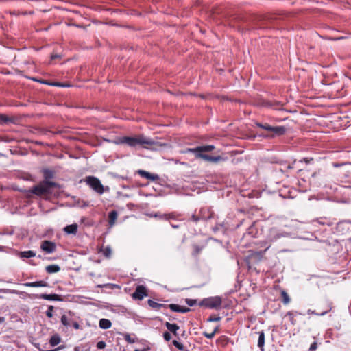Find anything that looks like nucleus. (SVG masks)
Masks as SVG:
<instances>
[{"label":"nucleus","instance_id":"obj_1","mask_svg":"<svg viewBox=\"0 0 351 351\" xmlns=\"http://www.w3.org/2000/svg\"><path fill=\"white\" fill-rule=\"evenodd\" d=\"M256 125L258 128L270 132L271 134H264L263 135L265 138H272L276 136H280L284 135L287 132V128L282 125L278 126H271L268 123H256Z\"/></svg>","mask_w":351,"mask_h":351},{"label":"nucleus","instance_id":"obj_2","mask_svg":"<svg viewBox=\"0 0 351 351\" xmlns=\"http://www.w3.org/2000/svg\"><path fill=\"white\" fill-rule=\"evenodd\" d=\"M121 143H124L128 145L130 147H134L137 145H152L154 144V141L149 138H147L143 135H140L138 136L130 137V136H125L123 137L121 140Z\"/></svg>","mask_w":351,"mask_h":351},{"label":"nucleus","instance_id":"obj_3","mask_svg":"<svg viewBox=\"0 0 351 351\" xmlns=\"http://www.w3.org/2000/svg\"><path fill=\"white\" fill-rule=\"evenodd\" d=\"M57 186H58V184L55 182L44 180L34 186L30 191L38 196L49 195L52 193L51 188Z\"/></svg>","mask_w":351,"mask_h":351},{"label":"nucleus","instance_id":"obj_4","mask_svg":"<svg viewBox=\"0 0 351 351\" xmlns=\"http://www.w3.org/2000/svg\"><path fill=\"white\" fill-rule=\"evenodd\" d=\"M84 182L91 189L99 195H102L105 191H110L108 186H104L101 181L95 176H86L84 179Z\"/></svg>","mask_w":351,"mask_h":351},{"label":"nucleus","instance_id":"obj_5","mask_svg":"<svg viewBox=\"0 0 351 351\" xmlns=\"http://www.w3.org/2000/svg\"><path fill=\"white\" fill-rule=\"evenodd\" d=\"M198 304L207 308L218 310L221 308L222 298L220 296L208 297L202 300Z\"/></svg>","mask_w":351,"mask_h":351},{"label":"nucleus","instance_id":"obj_6","mask_svg":"<svg viewBox=\"0 0 351 351\" xmlns=\"http://www.w3.org/2000/svg\"><path fill=\"white\" fill-rule=\"evenodd\" d=\"M40 248L47 254H51L56 250V245L54 242L44 240L41 242Z\"/></svg>","mask_w":351,"mask_h":351},{"label":"nucleus","instance_id":"obj_7","mask_svg":"<svg viewBox=\"0 0 351 351\" xmlns=\"http://www.w3.org/2000/svg\"><path fill=\"white\" fill-rule=\"evenodd\" d=\"M147 295V291L145 286L138 285L136 287L134 292L132 293V298L135 300H142L144 297Z\"/></svg>","mask_w":351,"mask_h":351},{"label":"nucleus","instance_id":"obj_8","mask_svg":"<svg viewBox=\"0 0 351 351\" xmlns=\"http://www.w3.org/2000/svg\"><path fill=\"white\" fill-rule=\"evenodd\" d=\"M199 215L202 220H208L213 217L214 212L210 207H203L200 209Z\"/></svg>","mask_w":351,"mask_h":351},{"label":"nucleus","instance_id":"obj_9","mask_svg":"<svg viewBox=\"0 0 351 351\" xmlns=\"http://www.w3.org/2000/svg\"><path fill=\"white\" fill-rule=\"evenodd\" d=\"M348 220H343L337 223L336 231L340 234H345L349 231Z\"/></svg>","mask_w":351,"mask_h":351},{"label":"nucleus","instance_id":"obj_10","mask_svg":"<svg viewBox=\"0 0 351 351\" xmlns=\"http://www.w3.org/2000/svg\"><path fill=\"white\" fill-rule=\"evenodd\" d=\"M37 298L50 301H62V296L56 293L47 294L42 293L36 296Z\"/></svg>","mask_w":351,"mask_h":351},{"label":"nucleus","instance_id":"obj_11","mask_svg":"<svg viewBox=\"0 0 351 351\" xmlns=\"http://www.w3.org/2000/svg\"><path fill=\"white\" fill-rule=\"evenodd\" d=\"M287 234L285 232H280L278 230H277L275 228H272L269 231V238L271 241H276L277 239L285 237Z\"/></svg>","mask_w":351,"mask_h":351},{"label":"nucleus","instance_id":"obj_12","mask_svg":"<svg viewBox=\"0 0 351 351\" xmlns=\"http://www.w3.org/2000/svg\"><path fill=\"white\" fill-rule=\"evenodd\" d=\"M201 158L213 163H217L219 162L224 161L226 160V158H223L221 156H212L206 154H204L203 156H201Z\"/></svg>","mask_w":351,"mask_h":351},{"label":"nucleus","instance_id":"obj_13","mask_svg":"<svg viewBox=\"0 0 351 351\" xmlns=\"http://www.w3.org/2000/svg\"><path fill=\"white\" fill-rule=\"evenodd\" d=\"M138 173L143 178H147L152 181H156L159 180V176L158 174H153L144 170H138Z\"/></svg>","mask_w":351,"mask_h":351},{"label":"nucleus","instance_id":"obj_14","mask_svg":"<svg viewBox=\"0 0 351 351\" xmlns=\"http://www.w3.org/2000/svg\"><path fill=\"white\" fill-rule=\"evenodd\" d=\"M64 231L69 234H75L77 232V225L76 223L68 225L64 228Z\"/></svg>","mask_w":351,"mask_h":351},{"label":"nucleus","instance_id":"obj_15","mask_svg":"<svg viewBox=\"0 0 351 351\" xmlns=\"http://www.w3.org/2000/svg\"><path fill=\"white\" fill-rule=\"evenodd\" d=\"M24 285L26 287H47L48 284L45 281L40 280V281H36V282H26L24 284Z\"/></svg>","mask_w":351,"mask_h":351},{"label":"nucleus","instance_id":"obj_16","mask_svg":"<svg viewBox=\"0 0 351 351\" xmlns=\"http://www.w3.org/2000/svg\"><path fill=\"white\" fill-rule=\"evenodd\" d=\"M118 213L116 210H112L108 213V223L110 226L114 225Z\"/></svg>","mask_w":351,"mask_h":351},{"label":"nucleus","instance_id":"obj_17","mask_svg":"<svg viewBox=\"0 0 351 351\" xmlns=\"http://www.w3.org/2000/svg\"><path fill=\"white\" fill-rule=\"evenodd\" d=\"M265 333L263 331L258 332V347L261 351H264Z\"/></svg>","mask_w":351,"mask_h":351},{"label":"nucleus","instance_id":"obj_18","mask_svg":"<svg viewBox=\"0 0 351 351\" xmlns=\"http://www.w3.org/2000/svg\"><path fill=\"white\" fill-rule=\"evenodd\" d=\"M99 326L102 329H108L111 327L112 323L109 319L102 318L99 322Z\"/></svg>","mask_w":351,"mask_h":351},{"label":"nucleus","instance_id":"obj_19","mask_svg":"<svg viewBox=\"0 0 351 351\" xmlns=\"http://www.w3.org/2000/svg\"><path fill=\"white\" fill-rule=\"evenodd\" d=\"M147 304H149V306L154 308V309H156V310H158L159 308L163 307V308H167V305L165 304H160V303H158L151 299L148 300H147Z\"/></svg>","mask_w":351,"mask_h":351},{"label":"nucleus","instance_id":"obj_20","mask_svg":"<svg viewBox=\"0 0 351 351\" xmlns=\"http://www.w3.org/2000/svg\"><path fill=\"white\" fill-rule=\"evenodd\" d=\"M45 270L48 274L57 273L60 271V267L58 265H49L45 267Z\"/></svg>","mask_w":351,"mask_h":351},{"label":"nucleus","instance_id":"obj_21","mask_svg":"<svg viewBox=\"0 0 351 351\" xmlns=\"http://www.w3.org/2000/svg\"><path fill=\"white\" fill-rule=\"evenodd\" d=\"M184 153H193L195 155L196 158H201V156H203L204 154L199 153V147H196L195 148H187Z\"/></svg>","mask_w":351,"mask_h":351},{"label":"nucleus","instance_id":"obj_22","mask_svg":"<svg viewBox=\"0 0 351 351\" xmlns=\"http://www.w3.org/2000/svg\"><path fill=\"white\" fill-rule=\"evenodd\" d=\"M165 325L167 330L172 333H175V332H177L180 328L179 326L176 324H171L168 322H167Z\"/></svg>","mask_w":351,"mask_h":351},{"label":"nucleus","instance_id":"obj_23","mask_svg":"<svg viewBox=\"0 0 351 351\" xmlns=\"http://www.w3.org/2000/svg\"><path fill=\"white\" fill-rule=\"evenodd\" d=\"M43 177L45 180L49 181L50 179H52L54 176V173L52 170L49 169H45L43 171Z\"/></svg>","mask_w":351,"mask_h":351},{"label":"nucleus","instance_id":"obj_24","mask_svg":"<svg viewBox=\"0 0 351 351\" xmlns=\"http://www.w3.org/2000/svg\"><path fill=\"white\" fill-rule=\"evenodd\" d=\"M36 256V252L32 250L23 251L20 252V256L21 258H32Z\"/></svg>","mask_w":351,"mask_h":351},{"label":"nucleus","instance_id":"obj_25","mask_svg":"<svg viewBox=\"0 0 351 351\" xmlns=\"http://www.w3.org/2000/svg\"><path fill=\"white\" fill-rule=\"evenodd\" d=\"M199 153L204 154V152H209L215 149V146L213 145L199 146Z\"/></svg>","mask_w":351,"mask_h":351},{"label":"nucleus","instance_id":"obj_26","mask_svg":"<svg viewBox=\"0 0 351 351\" xmlns=\"http://www.w3.org/2000/svg\"><path fill=\"white\" fill-rule=\"evenodd\" d=\"M60 342V337L58 335H53L49 341V343L51 346H56L59 344Z\"/></svg>","mask_w":351,"mask_h":351},{"label":"nucleus","instance_id":"obj_27","mask_svg":"<svg viewBox=\"0 0 351 351\" xmlns=\"http://www.w3.org/2000/svg\"><path fill=\"white\" fill-rule=\"evenodd\" d=\"M72 321L73 320L71 318H69L66 315H63L61 317L62 324L66 327L70 326L71 325Z\"/></svg>","mask_w":351,"mask_h":351},{"label":"nucleus","instance_id":"obj_28","mask_svg":"<svg viewBox=\"0 0 351 351\" xmlns=\"http://www.w3.org/2000/svg\"><path fill=\"white\" fill-rule=\"evenodd\" d=\"M280 293L282 298V302L285 304H288L291 300L288 293L285 290H282Z\"/></svg>","mask_w":351,"mask_h":351},{"label":"nucleus","instance_id":"obj_29","mask_svg":"<svg viewBox=\"0 0 351 351\" xmlns=\"http://www.w3.org/2000/svg\"><path fill=\"white\" fill-rule=\"evenodd\" d=\"M12 122V119L3 114H0V125H4Z\"/></svg>","mask_w":351,"mask_h":351},{"label":"nucleus","instance_id":"obj_30","mask_svg":"<svg viewBox=\"0 0 351 351\" xmlns=\"http://www.w3.org/2000/svg\"><path fill=\"white\" fill-rule=\"evenodd\" d=\"M181 307L182 306H179L178 304H171L167 305V308H169L172 311L177 312V313H180Z\"/></svg>","mask_w":351,"mask_h":351},{"label":"nucleus","instance_id":"obj_31","mask_svg":"<svg viewBox=\"0 0 351 351\" xmlns=\"http://www.w3.org/2000/svg\"><path fill=\"white\" fill-rule=\"evenodd\" d=\"M330 310H331V307H329L327 310H326V311H323L322 313H316L315 311H312L311 309H308L307 311V313L308 314H314V315H316L323 316V315H326L328 312H329Z\"/></svg>","mask_w":351,"mask_h":351},{"label":"nucleus","instance_id":"obj_32","mask_svg":"<svg viewBox=\"0 0 351 351\" xmlns=\"http://www.w3.org/2000/svg\"><path fill=\"white\" fill-rule=\"evenodd\" d=\"M124 339L129 343H134L136 342V339L134 338H132L130 335L128 333H125L123 335Z\"/></svg>","mask_w":351,"mask_h":351},{"label":"nucleus","instance_id":"obj_33","mask_svg":"<svg viewBox=\"0 0 351 351\" xmlns=\"http://www.w3.org/2000/svg\"><path fill=\"white\" fill-rule=\"evenodd\" d=\"M103 254L104 256L109 258L111 256L112 250L110 246H106L103 250H102Z\"/></svg>","mask_w":351,"mask_h":351},{"label":"nucleus","instance_id":"obj_34","mask_svg":"<svg viewBox=\"0 0 351 351\" xmlns=\"http://www.w3.org/2000/svg\"><path fill=\"white\" fill-rule=\"evenodd\" d=\"M172 343L179 350H181V351L184 350V345L182 343H180L179 341H178L176 339L173 340L172 341Z\"/></svg>","mask_w":351,"mask_h":351},{"label":"nucleus","instance_id":"obj_35","mask_svg":"<svg viewBox=\"0 0 351 351\" xmlns=\"http://www.w3.org/2000/svg\"><path fill=\"white\" fill-rule=\"evenodd\" d=\"M224 229V230H226L227 229V226H226V224L224 223V222H222V223H217L216 225V226L214 228V230L216 231V230H219L220 229Z\"/></svg>","mask_w":351,"mask_h":351},{"label":"nucleus","instance_id":"obj_36","mask_svg":"<svg viewBox=\"0 0 351 351\" xmlns=\"http://www.w3.org/2000/svg\"><path fill=\"white\" fill-rule=\"evenodd\" d=\"M185 302L187 305L189 306H193L197 304V300L195 299H191V298H186L185 300Z\"/></svg>","mask_w":351,"mask_h":351},{"label":"nucleus","instance_id":"obj_37","mask_svg":"<svg viewBox=\"0 0 351 351\" xmlns=\"http://www.w3.org/2000/svg\"><path fill=\"white\" fill-rule=\"evenodd\" d=\"M221 319V317H219V315L216 316V315H211L210 316L207 321L209 322H219L220 321Z\"/></svg>","mask_w":351,"mask_h":351},{"label":"nucleus","instance_id":"obj_38","mask_svg":"<svg viewBox=\"0 0 351 351\" xmlns=\"http://www.w3.org/2000/svg\"><path fill=\"white\" fill-rule=\"evenodd\" d=\"M287 315L289 317V319L291 322V324L292 325H295L296 324V321L293 317V311H289L287 313Z\"/></svg>","mask_w":351,"mask_h":351},{"label":"nucleus","instance_id":"obj_39","mask_svg":"<svg viewBox=\"0 0 351 351\" xmlns=\"http://www.w3.org/2000/svg\"><path fill=\"white\" fill-rule=\"evenodd\" d=\"M53 306H49L46 311V316L49 318H51L53 317Z\"/></svg>","mask_w":351,"mask_h":351},{"label":"nucleus","instance_id":"obj_40","mask_svg":"<svg viewBox=\"0 0 351 351\" xmlns=\"http://www.w3.org/2000/svg\"><path fill=\"white\" fill-rule=\"evenodd\" d=\"M163 338L166 341H169L171 339V334L166 331L163 333Z\"/></svg>","mask_w":351,"mask_h":351},{"label":"nucleus","instance_id":"obj_41","mask_svg":"<svg viewBox=\"0 0 351 351\" xmlns=\"http://www.w3.org/2000/svg\"><path fill=\"white\" fill-rule=\"evenodd\" d=\"M203 335H204V337H206V338L211 339H213V338L214 337V336H215V331H213V332H210V333H208V332H204L203 333Z\"/></svg>","mask_w":351,"mask_h":351},{"label":"nucleus","instance_id":"obj_42","mask_svg":"<svg viewBox=\"0 0 351 351\" xmlns=\"http://www.w3.org/2000/svg\"><path fill=\"white\" fill-rule=\"evenodd\" d=\"M106 344L104 341H98L97 343V348L98 349H104L106 347Z\"/></svg>","mask_w":351,"mask_h":351},{"label":"nucleus","instance_id":"obj_43","mask_svg":"<svg viewBox=\"0 0 351 351\" xmlns=\"http://www.w3.org/2000/svg\"><path fill=\"white\" fill-rule=\"evenodd\" d=\"M317 348V343H316V342H313V343L311 345V346H310V348H309V351H315V350H316Z\"/></svg>","mask_w":351,"mask_h":351},{"label":"nucleus","instance_id":"obj_44","mask_svg":"<svg viewBox=\"0 0 351 351\" xmlns=\"http://www.w3.org/2000/svg\"><path fill=\"white\" fill-rule=\"evenodd\" d=\"M313 159L312 158H302L301 160H300V162H304L306 164H308L311 161H313Z\"/></svg>","mask_w":351,"mask_h":351},{"label":"nucleus","instance_id":"obj_45","mask_svg":"<svg viewBox=\"0 0 351 351\" xmlns=\"http://www.w3.org/2000/svg\"><path fill=\"white\" fill-rule=\"evenodd\" d=\"M190 311H191V309L189 308L182 306L180 313H186L189 312Z\"/></svg>","mask_w":351,"mask_h":351},{"label":"nucleus","instance_id":"obj_46","mask_svg":"<svg viewBox=\"0 0 351 351\" xmlns=\"http://www.w3.org/2000/svg\"><path fill=\"white\" fill-rule=\"evenodd\" d=\"M199 219H201L199 218V216H196L195 215H193L191 216V220L195 221V222H197Z\"/></svg>","mask_w":351,"mask_h":351},{"label":"nucleus","instance_id":"obj_47","mask_svg":"<svg viewBox=\"0 0 351 351\" xmlns=\"http://www.w3.org/2000/svg\"><path fill=\"white\" fill-rule=\"evenodd\" d=\"M71 325L73 326L74 328L75 329H79L80 328V325L79 324L75 322V321H72L71 322Z\"/></svg>","mask_w":351,"mask_h":351},{"label":"nucleus","instance_id":"obj_48","mask_svg":"<svg viewBox=\"0 0 351 351\" xmlns=\"http://www.w3.org/2000/svg\"><path fill=\"white\" fill-rule=\"evenodd\" d=\"M60 55H58V54H52V55L51 56V60H54V59H56V58H60Z\"/></svg>","mask_w":351,"mask_h":351},{"label":"nucleus","instance_id":"obj_49","mask_svg":"<svg viewBox=\"0 0 351 351\" xmlns=\"http://www.w3.org/2000/svg\"><path fill=\"white\" fill-rule=\"evenodd\" d=\"M59 349H60V347L58 348H56V349H53V350H44L40 348L39 351H57Z\"/></svg>","mask_w":351,"mask_h":351},{"label":"nucleus","instance_id":"obj_50","mask_svg":"<svg viewBox=\"0 0 351 351\" xmlns=\"http://www.w3.org/2000/svg\"><path fill=\"white\" fill-rule=\"evenodd\" d=\"M173 335L176 338L179 339V335L178 333V331L175 332V333H173Z\"/></svg>","mask_w":351,"mask_h":351},{"label":"nucleus","instance_id":"obj_51","mask_svg":"<svg viewBox=\"0 0 351 351\" xmlns=\"http://www.w3.org/2000/svg\"><path fill=\"white\" fill-rule=\"evenodd\" d=\"M5 322V318L3 317L0 316V323H3Z\"/></svg>","mask_w":351,"mask_h":351},{"label":"nucleus","instance_id":"obj_52","mask_svg":"<svg viewBox=\"0 0 351 351\" xmlns=\"http://www.w3.org/2000/svg\"><path fill=\"white\" fill-rule=\"evenodd\" d=\"M319 223L320 224H322V225H324V224H325V223H326L324 221H319Z\"/></svg>","mask_w":351,"mask_h":351},{"label":"nucleus","instance_id":"obj_53","mask_svg":"<svg viewBox=\"0 0 351 351\" xmlns=\"http://www.w3.org/2000/svg\"><path fill=\"white\" fill-rule=\"evenodd\" d=\"M169 320H175L176 319H175L174 317H171V316H170V317H169Z\"/></svg>","mask_w":351,"mask_h":351},{"label":"nucleus","instance_id":"obj_54","mask_svg":"<svg viewBox=\"0 0 351 351\" xmlns=\"http://www.w3.org/2000/svg\"><path fill=\"white\" fill-rule=\"evenodd\" d=\"M218 328H219V327H218V326H217V327L215 328V330H214L213 331H215V333H216V332H217V331L218 330Z\"/></svg>","mask_w":351,"mask_h":351},{"label":"nucleus","instance_id":"obj_55","mask_svg":"<svg viewBox=\"0 0 351 351\" xmlns=\"http://www.w3.org/2000/svg\"><path fill=\"white\" fill-rule=\"evenodd\" d=\"M199 250H200L199 249V247H196V252L198 253V252H199Z\"/></svg>","mask_w":351,"mask_h":351},{"label":"nucleus","instance_id":"obj_56","mask_svg":"<svg viewBox=\"0 0 351 351\" xmlns=\"http://www.w3.org/2000/svg\"><path fill=\"white\" fill-rule=\"evenodd\" d=\"M295 315H302L301 313H299V312H297V311H295Z\"/></svg>","mask_w":351,"mask_h":351},{"label":"nucleus","instance_id":"obj_57","mask_svg":"<svg viewBox=\"0 0 351 351\" xmlns=\"http://www.w3.org/2000/svg\"><path fill=\"white\" fill-rule=\"evenodd\" d=\"M172 226H173V228H178V226H177V225H173Z\"/></svg>","mask_w":351,"mask_h":351},{"label":"nucleus","instance_id":"obj_58","mask_svg":"<svg viewBox=\"0 0 351 351\" xmlns=\"http://www.w3.org/2000/svg\"><path fill=\"white\" fill-rule=\"evenodd\" d=\"M38 258H43V257H42V256H41V255H38Z\"/></svg>","mask_w":351,"mask_h":351},{"label":"nucleus","instance_id":"obj_59","mask_svg":"<svg viewBox=\"0 0 351 351\" xmlns=\"http://www.w3.org/2000/svg\"><path fill=\"white\" fill-rule=\"evenodd\" d=\"M335 167H339V165L338 164H334Z\"/></svg>","mask_w":351,"mask_h":351},{"label":"nucleus","instance_id":"obj_60","mask_svg":"<svg viewBox=\"0 0 351 351\" xmlns=\"http://www.w3.org/2000/svg\"><path fill=\"white\" fill-rule=\"evenodd\" d=\"M60 86H62V87L69 86V85H60Z\"/></svg>","mask_w":351,"mask_h":351},{"label":"nucleus","instance_id":"obj_61","mask_svg":"<svg viewBox=\"0 0 351 351\" xmlns=\"http://www.w3.org/2000/svg\"><path fill=\"white\" fill-rule=\"evenodd\" d=\"M348 222L349 223V224H351V220H348Z\"/></svg>","mask_w":351,"mask_h":351}]
</instances>
